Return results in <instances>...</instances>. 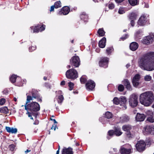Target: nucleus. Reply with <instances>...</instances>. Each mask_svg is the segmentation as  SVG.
<instances>
[{
    "mask_svg": "<svg viewBox=\"0 0 154 154\" xmlns=\"http://www.w3.org/2000/svg\"><path fill=\"white\" fill-rule=\"evenodd\" d=\"M154 100V95L151 91L145 92L140 95V102L141 104L145 106H149Z\"/></svg>",
    "mask_w": 154,
    "mask_h": 154,
    "instance_id": "f257e3e1",
    "label": "nucleus"
},
{
    "mask_svg": "<svg viewBox=\"0 0 154 154\" xmlns=\"http://www.w3.org/2000/svg\"><path fill=\"white\" fill-rule=\"evenodd\" d=\"M138 64L142 69L147 71L152 70L150 57L147 54L144 55L140 59Z\"/></svg>",
    "mask_w": 154,
    "mask_h": 154,
    "instance_id": "f03ea898",
    "label": "nucleus"
},
{
    "mask_svg": "<svg viewBox=\"0 0 154 154\" xmlns=\"http://www.w3.org/2000/svg\"><path fill=\"white\" fill-rule=\"evenodd\" d=\"M25 105V109L30 111L33 113V112H37L40 109V106L39 104L37 102H34Z\"/></svg>",
    "mask_w": 154,
    "mask_h": 154,
    "instance_id": "7ed1b4c3",
    "label": "nucleus"
},
{
    "mask_svg": "<svg viewBox=\"0 0 154 154\" xmlns=\"http://www.w3.org/2000/svg\"><path fill=\"white\" fill-rule=\"evenodd\" d=\"M122 129L125 132V134L127 137L131 138L134 136V132L132 131V128L131 125H123Z\"/></svg>",
    "mask_w": 154,
    "mask_h": 154,
    "instance_id": "20e7f679",
    "label": "nucleus"
},
{
    "mask_svg": "<svg viewBox=\"0 0 154 154\" xmlns=\"http://www.w3.org/2000/svg\"><path fill=\"white\" fill-rule=\"evenodd\" d=\"M66 77L68 79L74 80L78 77L77 71L74 69H71L67 71L66 73Z\"/></svg>",
    "mask_w": 154,
    "mask_h": 154,
    "instance_id": "39448f33",
    "label": "nucleus"
},
{
    "mask_svg": "<svg viewBox=\"0 0 154 154\" xmlns=\"http://www.w3.org/2000/svg\"><path fill=\"white\" fill-rule=\"evenodd\" d=\"M30 93V94L32 95V96L29 95H28L27 94H26L27 96L26 104H27L28 103H29L30 100H32L34 98L35 99L38 98V96L39 95L38 91L33 89H32Z\"/></svg>",
    "mask_w": 154,
    "mask_h": 154,
    "instance_id": "423d86ee",
    "label": "nucleus"
},
{
    "mask_svg": "<svg viewBox=\"0 0 154 154\" xmlns=\"http://www.w3.org/2000/svg\"><path fill=\"white\" fill-rule=\"evenodd\" d=\"M138 103L137 96L135 94H132L131 95L129 100L130 105L132 107H134L137 106Z\"/></svg>",
    "mask_w": 154,
    "mask_h": 154,
    "instance_id": "0eeeda50",
    "label": "nucleus"
},
{
    "mask_svg": "<svg viewBox=\"0 0 154 154\" xmlns=\"http://www.w3.org/2000/svg\"><path fill=\"white\" fill-rule=\"evenodd\" d=\"M143 132L145 135L149 134L154 135V126L153 125H147L144 127Z\"/></svg>",
    "mask_w": 154,
    "mask_h": 154,
    "instance_id": "6e6552de",
    "label": "nucleus"
},
{
    "mask_svg": "<svg viewBox=\"0 0 154 154\" xmlns=\"http://www.w3.org/2000/svg\"><path fill=\"white\" fill-rule=\"evenodd\" d=\"M109 58L106 57H102L100 58L99 64L100 67L106 68L108 66Z\"/></svg>",
    "mask_w": 154,
    "mask_h": 154,
    "instance_id": "1a4fd4ad",
    "label": "nucleus"
},
{
    "mask_svg": "<svg viewBox=\"0 0 154 154\" xmlns=\"http://www.w3.org/2000/svg\"><path fill=\"white\" fill-rule=\"evenodd\" d=\"M154 39V35L153 34H150L143 38L142 43L144 44L149 45L152 43Z\"/></svg>",
    "mask_w": 154,
    "mask_h": 154,
    "instance_id": "9d476101",
    "label": "nucleus"
},
{
    "mask_svg": "<svg viewBox=\"0 0 154 154\" xmlns=\"http://www.w3.org/2000/svg\"><path fill=\"white\" fill-rule=\"evenodd\" d=\"M71 64L75 67H78L80 64V60L78 56L73 57L70 60Z\"/></svg>",
    "mask_w": 154,
    "mask_h": 154,
    "instance_id": "9b49d317",
    "label": "nucleus"
},
{
    "mask_svg": "<svg viewBox=\"0 0 154 154\" xmlns=\"http://www.w3.org/2000/svg\"><path fill=\"white\" fill-rule=\"evenodd\" d=\"M146 144L143 141H140L138 142L136 145V149L138 151L141 152L143 151L145 149Z\"/></svg>",
    "mask_w": 154,
    "mask_h": 154,
    "instance_id": "f8f14e48",
    "label": "nucleus"
},
{
    "mask_svg": "<svg viewBox=\"0 0 154 154\" xmlns=\"http://www.w3.org/2000/svg\"><path fill=\"white\" fill-rule=\"evenodd\" d=\"M85 86L87 90L92 91L94 89L95 84L93 81L90 80H88L86 83Z\"/></svg>",
    "mask_w": 154,
    "mask_h": 154,
    "instance_id": "ddd939ff",
    "label": "nucleus"
},
{
    "mask_svg": "<svg viewBox=\"0 0 154 154\" xmlns=\"http://www.w3.org/2000/svg\"><path fill=\"white\" fill-rule=\"evenodd\" d=\"M140 79V75L137 74L133 77L132 82L133 86L136 87H137L139 84V80Z\"/></svg>",
    "mask_w": 154,
    "mask_h": 154,
    "instance_id": "4468645a",
    "label": "nucleus"
},
{
    "mask_svg": "<svg viewBox=\"0 0 154 154\" xmlns=\"http://www.w3.org/2000/svg\"><path fill=\"white\" fill-rule=\"evenodd\" d=\"M147 21V18L146 16L143 14L139 18L138 23L139 25L144 26L145 25Z\"/></svg>",
    "mask_w": 154,
    "mask_h": 154,
    "instance_id": "2eb2a0df",
    "label": "nucleus"
},
{
    "mask_svg": "<svg viewBox=\"0 0 154 154\" xmlns=\"http://www.w3.org/2000/svg\"><path fill=\"white\" fill-rule=\"evenodd\" d=\"M146 116L143 114L137 113L136 116V120L138 122H141L144 120Z\"/></svg>",
    "mask_w": 154,
    "mask_h": 154,
    "instance_id": "dca6fc26",
    "label": "nucleus"
},
{
    "mask_svg": "<svg viewBox=\"0 0 154 154\" xmlns=\"http://www.w3.org/2000/svg\"><path fill=\"white\" fill-rule=\"evenodd\" d=\"M70 11V9L68 6H65L63 7L60 11L59 12V14L66 15Z\"/></svg>",
    "mask_w": 154,
    "mask_h": 154,
    "instance_id": "f3484780",
    "label": "nucleus"
},
{
    "mask_svg": "<svg viewBox=\"0 0 154 154\" xmlns=\"http://www.w3.org/2000/svg\"><path fill=\"white\" fill-rule=\"evenodd\" d=\"M120 152L121 154H130L131 153V149H127L122 146L120 149Z\"/></svg>",
    "mask_w": 154,
    "mask_h": 154,
    "instance_id": "a211bd4d",
    "label": "nucleus"
},
{
    "mask_svg": "<svg viewBox=\"0 0 154 154\" xmlns=\"http://www.w3.org/2000/svg\"><path fill=\"white\" fill-rule=\"evenodd\" d=\"M72 149L70 147L67 148H63L62 151V154H73Z\"/></svg>",
    "mask_w": 154,
    "mask_h": 154,
    "instance_id": "6ab92c4d",
    "label": "nucleus"
},
{
    "mask_svg": "<svg viewBox=\"0 0 154 154\" xmlns=\"http://www.w3.org/2000/svg\"><path fill=\"white\" fill-rule=\"evenodd\" d=\"M138 44L135 42H132L131 43L130 45V48L131 50L134 51L136 50L138 47Z\"/></svg>",
    "mask_w": 154,
    "mask_h": 154,
    "instance_id": "aec40b11",
    "label": "nucleus"
},
{
    "mask_svg": "<svg viewBox=\"0 0 154 154\" xmlns=\"http://www.w3.org/2000/svg\"><path fill=\"white\" fill-rule=\"evenodd\" d=\"M5 129L7 132L12 134H15L17 132V129L14 128H11L9 127L6 126Z\"/></svg>",
    "mask_w": 154,
    "mask_h": 154,
    "instance_id": "412c9836",
    "label": "nucleus"
},
{
    "mask_svg": "<svg viewBox=\"0 0 154 154\" xmlns=\"http://www.w3.org/2000/svg\"><path fill=\"white\" fill-rule=\"evenodd\" d=\"M115 134L117 136H120L122 134V132L121 131V128L118 127H115L114 128Z\"/></svg>",
    "mask_w": 154,
    "mask_h": 154,
    "instance_id": "4be33fe9",
    "label": "nucleus"
},
{
    "mask_svg": "<svg viewBox=\"0 0 154 154\" xmlns=\"http://www.w3.org/2000/svg\"><path fill=\"white\" fill-rule=\"evenodd\" d=\"M123 84L128 90H130L131 89L130 83L128 79H125L123 81Z\"/></svg>",
    "mask_w": 154,
    "mask_h": 154,
    "instance_id": "5701e85b",
    "label": "nucleus"
},
{
    "mask_svg": "<svg viewBox=\"0 0 154 154\" xmlns=\"http://www.w3.org/2000/svg\"><path fill=\"white\" fill-rule=\"evenodd\" d=\"M106 38L103 37L99 42V46L100 48H103L105 47L106 45Z\"/></svg>",
    "mask_w": 154,
    "mask_h": 154,
    "instance_id": "b1692460",
    "label": "nucleus"
},
{
    "mask_svg": "<svg viewBox=\"0 0 154 154\" xmlns=\"http://www.w3.org/2000/svg\"><path fill=\"white\" fill-rule=\"evenodd\" d=\"M129 120L128 116L126 115H124L120 118V122L122 123L127 122Z\"/></svg>",
    "mask_w": 154,
    "mask_h": 154,
    "instance_id": "393cba45",
    "label": "nucleus"
},
{
    "mask_svg": "<svg viewBox=\"0 0 154 154\" xmlns=\"http://www.w3.org/2000/svg\"><path fill=\"white\" fill-rule=\"evenodd\" d=\"M15 145L14 144H12L9 145V148L10 151H8L6 152V154H12V151L14 150Z\"/></svg>",
    "mask_w": 154,
    "mask_h": 154,
    "instance_id": "a878e982",
    "label": "nucleus"
},
{
    "mask_svg": "<svg viewBox=\"0 0 154 154\" xmlns=\"http://www.w3.org/2000/svg\"><path fill=\"white\" fill-rule=\"evenodd\" d=\"M0 112L1 113L7 114L8 112V110L6 106H4L0 108Z\"/></svg>",
    "mask_w": 154,
    "mask_h": 154,
    "instance_id": "bb28decb",
    "label": "nucleus"
},
{
    "mask_svg": "<svg viewBox=\"0 0 154 154\" xmlns=\"http://www.w3.org/2000/svg\"><path fill=\"white\" fill-rule=\"evenodd\" d=\"M119 100V103H120L119 104L121 105L122 104H124L125 105L127 101L126 98L123 96H122L120 97Z\"/></svg>",
    "mask_w": 154,
    "mask_h": 154,
    "instance_id": "cd10ccee",
    "label": "nucleus"
},
{
    "mask_svg": "<svg viewBox=\"0 0 154 154\" xmlns=\"http://www.w3.org/2000/svg\"><path fill=\"white\" fill-rule=\"evenodd\" d=\"M64 99L62 95L58 96L57 98V102L58 103L61 104Z\"/></svg>",
    "mask_w": 154,
    "mask_h": 154,
    "instance_id": "c85d7f7f",
    "label": "nucleus"
},
{
    "mask_svg": "<svg viewBox=\"0 0 154 154\" xmlns=\"http://www.w3.org/2000/svg\"><path fill=\"white\" fill-rule=\"evenodd\" d=\"M99 35L100 36H103L105 33V32L103 29H99L97 32Z\"/></svg>",
    "mask_w": 154,
    "mask_h": 154,
    "instance_id": "c756f323",
    "label": "nucleus"
},
{
    "mask_svg": "<svg viewBox=\"0 0 154 154\" xmlns=\"http://www.w3.org/2000/svg\"><path fill=\"white\" fill-rule=\"evenodd\" d=\"M137 14L134 13H132L129 15V17L131 20H135L136 19Z\"/></svg>",
    "mask_w": 154,
    "mask_h": 154,
    "instance_id": "7c9ffc66",
    "label": "nucleus"
},
{
    "mask_svg": "<svg viewBox=\"0 0 154 154\" xmlns=\"http://www.w3.org/2000/svg\"><path fill=\"white\" fill-rule=\"evenodd\" d=\"M54 5L55 8H57L61 7V3L60 1L56 2Z\"/></svg>",
    "mask_w": 154,
    "mask_h": 154,
    "instance_id": "2f4dec72",
    "label": "nucleus"
},
{
    "mask_svg": "<svg viewBox=\"0 0 154 154\" xmlns=\"http://www.w3.org/2000/svg\"><path fill=\"white\" fill-rule=\"evenodd\" d=\"M17 75H12L10 78V80L12 83H14L16 82L17 79Z\"/></svg>",
    "mask_w": 154,
    "mask_h": 154,
    "instance_id": "473e14b6",
    "label": "nucleus"
},
{
    "mask_svg": "<svg viewBox=\"0 0 154 154\" xmlns=\"http://www.w3.org/2000/svg\"><path fill=\"white\" fill-rule=\"evenodd\" d=\"M130 4L132 6L136 5L137 3V0H128Z\"/></svg>",
    "mask_w": 154,
    "mask_h": 154,
    "instance_id": "72a5a7b5",
    "label": "nucleus"
},
{
    "mask_svg": "<svg viewBox=\"0 0 154 154\" xmlns=\"http://www.w3.org/2000/svg\"><path fill=\"white\" fill-rule=\"evenodd\" d=\"M105 116L107 118L109 119L112 118V115L111 112H107L105 113Z\"/></svg>",
    "mask_w": 154,
    "mask_h": 154,
    "instance_id": "f704fd0d",
    "label": "nucleus"
},
{
    "mask_svg": "<svg viewBox=\"0 0 154 154\" xmlns=\"http://www.w3.org/2000/svg\"><path fill=\"white\" fill-rule=\"evenodd\" d=\"M119 100L120 98L119 99L117 97H114L113 100L114 103L116 105H118L120 103H119Z\"/></svg>",
    "mask_w": 154,
    "mask_h": 154,
    "instance_id": "c9c22d12",
    "label": "nucleus"
},
{
    "mask_svg": "<svg viewBox=\"0 0 154 154\" xmlns=\"http://www.w3.org/2000/svg\"><path fill=\"white\" fill-rule=\"evenodd\" d=\"M113 49L112 47H110L107 48L106 50V52L108 54H110L111 52L113 51Z\"/></svg>",
    "mask_w": 154,
    "mask_h": 154,
    "instance_id": "e433bc0d",
    "label": "nucleus"
},
{
    "mask_svg": "<svg viewBox=\"0 0 154 154\" xmlns=\"http://www.w3.org/2000/svg\"><path fill=\"white\" fill-rule=\"evenodd\" d=\"M86 80L87 79L85 76H82L80 79V82L82 84H84Z\"/></svg>",
    "mask_w": 154,
    "mask_h": 154,
    "instance_id": "4c0bfd02",
    "label": "nucleus"
},
{
    "mask_svg": "<svg viewBox=\"0 0 154 154\" xmlns=\"http://www.w3.org/2000/svg\"><path fill=\"white\" fill-rule=\"evenodd\" d=\"M144 79L146 81H150L152 79V77L149 75H147L144 76Z\"/></svg>",
    "mask_w": 154,
    "mask_h": 154,
    "instance_id": "58836bf2",
    "label": "nucleus"
},
{
    "mask_svg": "<svg viewBox=\"0 0 154 154\" xmlns=\"http://www.w3.org/2000/svg\"><path fill=\"white\" fill-rule=\"evenodd\" d=\"M68 84L69 86V90L70 91L72 90L73 88V86L74 85V84L71 82H69Z\"/></svg>",
    "mask_w": 154,
    "mask_h": 154,
    "instance_id": "ea45409f",
    "label": "nucleus"
},
{
    "mask_svg": "<svg viewBox=\"0 0 154 154\" xmlns=\"http://www.w3.org/2000/svg\"><path fill=\"white\" fill-rule=\"evenodd\" d=\"M124 89L123 85H120L118 87V90L119 91H122Z\"/></svg>",
    "mask_w": 154,
    "mask_h": 154,
    "instance_id": "a19ab883",
    "label": "nucleus"
},
{
    "mask_svg": "<svg viewBox=\"0 0 154 154\" xmlns=\"http://www.w3.org/2000/svg\"><path fill=\"white\" fill-rule=\"evenodd\" d=\"M147 121L151 123H153L154 122V119L152 117H149L147 120Z\"/></svg>",
    "mask_w": 154,
    "mask_h": 154,
    "instance_id": "79ce46f5",
    "label": "nucleus"
},
{
    "mask_svg": "<svg viewBox=\"0 0 154 154\" xmlns=\"http://www.w3.org/2000/svg\"><path fill=\"white\" fill-rule=\"evenodd\" d=\"M40 26H37L34 28L33 29V32H37L39 31V27Z\"/></svg>",
    "mask_w": 154,
    "mask_h": 154,
    "instance_id": "37998d69",
    "label": "nucleus"
},
{
    "mask_svg": "<svg viewBox=\"0 0 154 154\" xmlns=\"http://www.w3.org/2000/svg\"><path fill=\"white\" fill-rule=\"evenodd\" d=\"M108 134L109 136H112L114 134H115L114 131H113V130H110L108 131Z\"/></svg>",
    "mask_w": 154,
    "mask_h": 154,
    "instance_id": "c03bdc74",
    "label": "nucleus"
},
{
    "mask_svg": "<svg viewBox=\"0 0 154 154\" xmlns=\"http://www.w3.org/2000/svg\"><path fill=\"white\" fill-rule=\"evenodd\" d=\"M38 26H40L39 27V31H42L45 30V26L43 25L42 26H40V25H38Z\"/></svg>",
    "mask_w": 154,
    "mask_h": 154,
    "instance_id": "a18cd8bd",
    "label": "nucleus"
},
{
    "mask_svg": "<svg viewBox=\"0 0 154 154\" xmlns=\"http://www.w3.org/2000/svg\"><path fill=\"white\" fill-rule=\"evenodd\" d=\"M85 16V19H87L88 17V15L86 14L85 12H83L82 13L80 17L81 19L84 18L83 16Z\"/></svg>",
    "mask_w": 154,
    "mask_h": 154,
    "instance_id": "49530a36",
    "label": "nucleus"
},
{
    "mask_svg": "<svg viewBox=\"0 0 154 154\" xmlns=\"http://www.w3.org/2000/svg\"><path fill=\"white\" fill-rule=\"evenodd\" d=\"M5 102V100L4 98H2L0 99V105H3Z\"/></svg>",
    "mask_w": 154,
    "mask_h": 154,
    "instance_id": "de8ad7c7",
    "label": "nucleus"
},
{
    "mask_svg": "<svg viewBox=\"0 0 154 154\" xmlns=\"http://www.w3.org/2000/svg\"><path fill=\"white\" fill-rule=\"evenodd\" d=\"M118 12L120 14H123L125 12L123 9L122 8H120L119 9Z\"/></svg>",
    "mask_w": 154,
    "mask_h": 154,
    "instance_id": "09e8293b",
    "label": "nucleus"
},
{
    "mask_svg": "<svg viewBox=\"0 0 154 154\" xmlns=\"http://www.w3.org/2000/svg\"><path fill=\"white\" fill-rule=\"evenodd\" d=\"M128 34H125V35H124L122 37H121L120 39L123 41L125 40V39H126V38H128Z\"/></svg>",
    "mask_w": 154,
    "mask_h": 154,
    "instance_id": "8fccbe9b",
    "label": "nucleus"
},
{
    "mask_svg": "<svg viewBox=\"0 0 154 154\" xmlns=\"http://www.w3.org/2000/svg\"><path fill=\"white\" fill-rule=\"evenodd\" d=\"M45 86L48 88L50 89L51 88V85L48 83H46L45 84Z\"/></svg>",
    "mask_w": 154,
    "mask_h": 154,
    "instance_id": "3c124183",
    "label": "nucleus"
},
{
    "mask_svg": "<svg viewBox=\"0 0 154 154\" xmlns=\"http://www.w3.org/2000/svg\"><path fill=\"white\" fill-rule=\"evenodd\" d=\"M109 8L110 9H112L114 8V5L112 4H110L109 5Z\"/></svg>",
    "mask_w": 154,
    "mask_h": 154,
    "instance_id": "603ef678",
    "label": "nucleus"
},
{
    "mask_svg": "<svg viewBox=\"0 0 154 154\" xmlns=\"http://www.w3.org/2000/svg\"><path fill=\"white\" fill-rule=\"evenodd\" d=\"M146 114L148 115H150V116H151L153 115V112L150 110H148L146 112Z\"/></svg>",
    "mask_w": 154,
    "mask_h": 154,
    "instance_id": "864d4df0",
    "label": "nucleus"
},
{
    "mask_svg": "<svg viewBox=\"0 0 154 154\" xmlns=\"http://www.w3.org/2000/svg\"><path fill=\"white\" fill-rule=\"evenodd\" d=\"M35 99H36L37 100V101H39L40 102H42V99L41 97L39 95L38 96V98H36Z\"/></svg>",
    "mask_w": 154,
    "mask_h": 154,
    "instance_id": "5fc2aeb1",
    "label": "nucleus"
},
{
    "mask_svg": "<svg viewBox=\"0 0 154 154\" xmlns=\"http://www.w3.org/2000/svg\"><path fill=\"white\" fill-rule=\"evenodd\" d=\"M26 114H28V117L30 118V119H33V118L32 117L31 115V113L29 112H27Z\"/></svg>",
    "mask_w": 154,
    "mask_h": 154,
    "instance_id": "6e6d98bb",
    "label": "nucleus"
},
{
    "mask_svg": "<svg viewBox=\"0 0 154 154\" xmlns=\"http://www.w3.org/2000/svg\"><path fill=\"white\" fill-rule=\"evenodd\" d=\"M57 126V125L56 124H55L52 125V127L51 128V129H52L53 128L54 130V131H55L56 130V128Z\"/></svg>",
    "mask_w": 154,
    "mask_h": 154,
    "instance_id": "4d7b16f0",
    "label": "nucleus"
},
{
    "mask_svg": "<svg viewBox=\"0 0 154 154\" xmlns=\"http://www.w3.org/2000/svg\"><path fill=\"white\" fill-rule=\"evenodd\" d=\"M54 8H55V6H54V5L51 6V8H50V11H54Z\"/></svg>",
    "mask_w": 154,
    "mask_h": 154,
    "instance_id": "13d9d810",
    "label": "nucleus"
},
{
    "mask_svg": "<svg viewBox=\"0 0 154 154\" xmlns=\"http://www.w3.org/2000/svg\"><path fill=\"white\" fill-rule=\"evenodd\" d=\"M131 24L132 26H134V20H131Z\"/></svg>",
    "mask_w": 154,
    "mask_h": 154,
    "instance_id": "bf43d9fd",
    "label": "nucleus"
},
{
    "mask_svg": "<svg viewBox=\"0 0 154 154\" xmlns=\"http://www.w3.org/2000/svg\"><path fill=\"white\" fill-rule=\"evenodd\" d=\"M36 49V47H31L30 48H29V50L30 51H33L34 50H35Z\"/></svg>",
    "mask_w": 154,
    "mask_h": 154,
    "instance_id": "052dcab7",
    "label": "nucleus"
},
{
    "mask_svg": "<svg viewBox=\"0 0 154 154\" xmlns=\"http://www.w3.org/2000/svg\"><path fill=\"white\" fill-rule=\"evenodd\" d=\"M39 123V121L38 120H36L33 123L34 125H38Z\"/></svg>",
    "mask_w": 154,
    "mask_h": 154,
    "instance_id": "680f3d73",
    "label": "nucleus"
},
{
    "mask_svg": "<svg viewBox=\"0 0 154 154\" xmlns=\"http://www.w3.org/2000/svg\"><path fill=\"white\" fill-rule=\"evenodd\" d=\"M65 85V81H62L60 83V85Z\"/></svg>",
    "mask_w": 154,
    "mask_h": 154,
    "instance_id": "e2e57ef3",
    "label": "nucleus"
},
{
    "mask_svg": "<svg viewBox=\"0 0 154 154\" xmlns=\"http://www.w3.org/2000/svg\"><path fill=\"white\" fill-rule=\"evenodd\" d=\"M60 146L59 145L58 150L57 151L56 153V154H59L60 152Z\"/></svg>",
    "mask_w": 154,
    "mask_h": 154,
    "instance_id": "0e129e2a",
    "label": "nucleus"
},
{
    "mask_svg": "<svg viewBox=\"0 0 154 154\" xmlns=\"http://www.w3.org/2000/svg\"><path fill=\"white\" fill-rule=\"evenodd\" d=\"M50 120H52L54 121V124L57 123V122H56V120L55 119H53L51 118H50Z\"/></svg>",
    "mask_w": 154,
    "mask_h": 154,
    "instance_id": "69168bd1",
    "label": "nucleus"
},
{
    "mask_svg": "<svg viewBox=\"0 0 154 154\" xmlns=\"http://www.w3.org/2000/svg\"><path fill=\"white\" fill-rule=\"evenodd\" d=\"M30 151H31V150H29L28 149H27V150H26L25 151V153L26 154L27 153H28V152H30Z\"/></svg>",
    "mask_w": 154,
    "mask_h": 154,
    "instance_id": "338daca9",
    "label": "nucleus"
},
{
    "mask_svg": "<svg viewBox=\"0 0 154 154\" xmlns=\"http://www.w3.org/2000/svg\"><path fill=\"white\" fill-rule=\"evenodd\" d=\"M141 33V31L140 30H138L136 32V34H139Z\"/></svg>",
    "mask_w": 154,
    "mask_h": 154,
    "instance_id": "774afa93",
    "label": "nucleus"
}]
</instances>
